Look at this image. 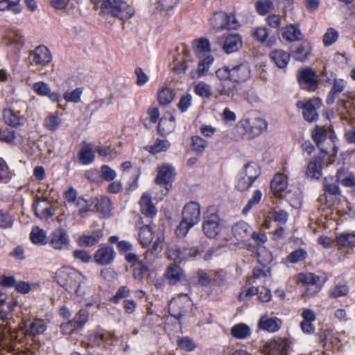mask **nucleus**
<instances>
[{
  "instance_id": "obj_25",
  "label": "nucleus",
  "mask_w": 355,
  "mask_h": 355,
  "mask_svg": "<svg viewBox=\"0 0 355 355\" xmlns=\"http://www.w3.org/2000/svg\"><path fill=\"white\" fill-rule=\"evenodd\" d=\"M282 322L280 319L273 317H261L259 321V328L268 332L277 331L282 327Z\"/></svg>"
},
{
  "instance_id": "obj_7",
  "label": "nucleus",
  "mask_w": 355,
  "mask_h": 355,
  "mask_svg": "<svg viewBox=\"0 0 355 355\" xmlns=\"http://www.w3.org/2000/svg\"><path fill=\"white\" fill-rule=\"evenodd\" d=\"M297 79L300 88L304 90L314 92L318 88L320 78L315 71L309 67L299 69Z\"/></svg>"
},
{
  "instance_id": "obj_29",
  "label": "nucleus",
  "mask_w": 355,
  "mask_h": 355,
  "mask_svg": "<svg viewBox=\"0 0 355 355\" xmlns=\"http://www.w3.org/2000/svg\"><path fill=\"white\" fill-rule=\"evenodd\" d=\"M287 185V177L282 173H277L270 182V189L275 196H279Z\"/></svg>"
},
{
  "instance_id": "obj_21",
  "label": "nucleus",
  "mask_w": 355,
  "mask_h": 355,
  "mask_svg": "<svg viewBox=\"0 0 355 355\" xmlns=\"http://www.w3.org/2000/svg\"><path fill=\"white\" fill-rule=\"evenodd\" d=\"M164 277L170 285H175L184 278V272L179 266L171 263L167 267Z\"/></svg>"
},
{
  "instance_id": "obj_50",
  "label": "nucleus",
  "mask_w": 355,
  "mask_h": 355,
  "mask_svg": "<svg viewBox=\"0 0 355 355\" xmlns=\"http://www.w3.org/2000/svg\"><path fill=\"white\" fill-rule=\"evenodd\" d=\"M338 245L343 247L355 246V234H343L336 237Z\"/></svg>"
},
{
  "instance_id": "obj_8",
  "label": "nucleus",
  "mask_w": 355,
  "mask_h": 355,
  "mask_svg": "<svg viewBox=\"0 0 355 355\" xmlns=\"http://www.w3.org/2000/svg\"><path fill=\"white\" fill-rule=\"evenodd\" d=\"M296 106L302 110L304 119L309 123H313L318 119L317 111L322 106V102L319 98H311L305 102L298 101Z\"/></svg>"
},
{
  "instance_id": "obj_35",
  "label": "nucleus",
  "mask_w": 355,
  "mask_h": 355,
  "mask_svg": "<svg viewBox=\"0 0 355 355\" xmlns=\"http://www.w3.org/2000/svg\"><path fill=\"white\" fill-rule=\"evenodd\" d=\"M94 152L90 144H85L78 153V159L82 164H91L94 159Z\"/></svg>"
},
{
  "instance_id": "obj_11",
  "label": "nucleus",
  "mask_w": 355,
  "mask_h": 355,
  "mask_svg": "<svg viewBox=\"0 0 355 355\" xmlns=\"http://www.w3.org/2000/svg\"><path fill=\"white\" fill-rule=\"evenodd\" d=\"M218 43L226 53L238 51L243 45L241 36L239 34H224L218 38Z\"/></svg>"
},
{
  "instance_id": "obj_48",
  "label": "nucleus",
  "mask_w": 355,
  "mask_h": 355,
  "mask_svg": "<svg viewBox=\"0 0 355 355\" xmlns=\"http://www.w3.org/2000/svg\"><path fill=\"white\" fill-rule=\"evenodd\" d=\"M171 146L170 142L166 139H157L153 145L149 146V151L152 154H157L166 151Z\"/></svg>"
},
{
  "instance_id": "obj_56",
  "label": "nucleus",
  "mask_w": 355,
  "mask_h": 355,
  "mask_svg": "<svg viewBox=\"0 0 355 355\" xmlns=\"http://www.w3.org/2000/svg\"><path fill=\"white\" fill-rule=\"evenodd\" d=\"M328 135L327 130L324 127L317 126L312 131V137L314 141L317 145H319L320 143L324 141Z\"/></svg>"
},
{
  "instance_id": "obj_41",
  "label": "nucleus",
  "mask_w": 355,
  "mask_h": 355,
  "mask_svg": "<svg viewBox=\"0 0 355 355\" xmlns=\"http://www.w3.org/2000/svg\"><path fill=\"white\" fill-rule=\"evenodd\" d=\"M231 334L236 338L244 339L250 336V329L248 325L239 323L231 329Z\"/></svg>"
},
{
  "instance_id": "obj_18",
  "label": "nucleus",
  "mask_w": 355,
  "mask_h": 355,
  "mask_svg": "<svg viewBox=\"0 0 355 355\" xmlns=\"http://www.w3.org/2000/svg\"><path fill=\"white\" fill-rule=\"evenodd\" d=\"M232 81L234 83L244 82L250 78V70L247 63L231 67Z\"/></svg>"
},
{
  "instance_id": "obj_37",
  "label": "nucleus",
  "mask_w": 355,
  "mask_h": 355,
  "mask_svg": "<svg viewBox=\"0 0 355 355\" xmlns=\"http://www.w3.org/2000/svg\"><path fill=\"white\" fill-rule=\"evenodd\" d=\"M214 58L208 55L198 63V69L196 71H191L192 78H196L205 76L208 71L210 64L213 62Z\"/></svg>"
},
{
  "instance_id": "obj_64",
  "label": "nucleus",
  "mask_w": 355,
  "mask_h": 355,
  "mask_svg": "<svg viewBox=\"0 0 355 355\" xmlns=\"http://www.w3.org/2000/svg\"><path fill=\"white\" fill-rule=\"evenodd\" d=\"M101 178L107 182L113 180L116 176V171L107 165H103L101 168Z\"/></svg>"
},
{
  "instance_id": "obj_22",
  "label": "nucleus",
  "mask_w": 355,
  "mask_h": 355,
  "mask_svg": "<svg viewBox=\"0 0 355 355\" xmlns=\"http://www.w3.org/2000/svg\"><path fill=\"white\" fill-rule=\"evenodd\" d=\"M93 200L94 208L97 212L106 217L110 216L112 210L111 200L104 196L96 197Z\"/></svg>"
},
{
  "instance_id": "obj_40",
  "label": "nucleus",
  "mask_w": 355,
  "mask_h": 355,
  "mask_svg": "<svg viewBox=\"0 0 355 355\" xmlns=\"http://www.w3.org/2000/svg\"><path fill=\"white\" fill-rule=\"evenodd\" d=\"M92 206H94L92 199L85 200L84 198L79 197L76 202V207L79 209L78 215L82 218L85 217L88 212L94 210V208H92Z\"/></svg>"
},
{
  "instance_id": "obj_17",
  "label": "nucleus",
  "mask_w": 355,
  "mask_h": 355,
  "mask_svg": "<svg viewBox=\"0 0 355 355\" xmlns=\"http://www.w3.org/2000/svg\"><path fill=\"white\" fill-rule=\"evenodd\" d=\"M33 209L35 215L41 219H47L53 215L51 203L45 198L37 200Z\"/></svg>"
},
{
  "instance_id": "obj_5",
  "label": "nucleus",
  "mask_w": 355,
  "mask_h": 355,
  "mask_svg": "<svg viewBox=\"0 0 355 355\" xmlns=\"http://www.w3.org/2000/svg\"><path fill=\"white\" fill-rule=\"evenodd\" d=\"M215 207H208L204 214L202 222V231L210 239H214L222 230L220 220Z\"/></svg>"
},
{
  "instance_id": "obj_9",
  "label": "nucleus",
  "mask_w": 355,
  "mask_h": 355,
  "mask_svg": "<svg viewBox=\"0 0 355 355\" xmlns=\"http://www.w3.org/2000/svg\"><path fill=\"white\" fill-rule=\"evenodd\" d=\"M47 243L54 250H66L69 248L70 239L64 229L57 228L49 235Z\"/></svg>"
},
{
  "instance_id": "obj_43",
  "label": "nucleus",
  "mask_w": 355,
  "mask_h": 355,
  "mask_svg": "<svg viewBox=\"0 0 355 355\" xmlns=\"http://www.w3.org/2000/svg\"><path fill=\"white\" fill-rule=\"evenodd\" d=\"M226 13L224 12H216L210 18L209 21L211 26L215 29H225Z\"/></svg>"
},
{
  "instance_id": "obj_57",
  "label": "nucleus",
  "mask_w": 355,
  "mask_h": 355,
  "mask_svg": "<svg viewBox=\"0 0 355 355\" xmlns=\"http://www.w3.org/2000/svg\"><path fill=\"white\" fill-rule=\"evenodd\" d=\"M262 198V193L260 190H256L252 195V197L249 200L246 206L243 208L242 212L243 214H247L252 207L257 205Z\"/></svg>"
},
{
  "instance_id": "obj_3",
  "label": "nucleus",
  "mask_w": 355,
  "mask_h": 355,
  "mask_svg": "<svg viewBox=\"0 0 355 355\" xmlns=\"http://www.w3.org/2000/svg\"><path fill=\"white\" fill-rule=\"evenodd\" d=\"M94 4L101 3V10L105 14L122 21L131 18L135 14L133 6L125 0H91Z\"/></svg>"
},
{
  "instance_id": "obj_46",
  "label": "nucleus",
  "mask_w": 355,
  "mask_h": 355,
  "mask_svg": "<svg viewBox=\"0 0 355 355\" xmlns=\"http://www.w3.org/2000/svg\"><path fill=\"white\" fill-rule=\"evenodd\" d=\"M257 12L261 15H265L274 9L272 0H257L255 3Z\"/></svg>"
},
{
  "instance_id": "obj_53",
  "label": "nucleus",
  "mask_w": 355,
  "mask_h": 355,
  "mask_svg": "<svg viewBox=\"0 0 355 355\" xmlns=\"http://www.w3.org/2000/svg\"><path fill=\"white\" fill-rule=\"evenodd\" d=\"M148 268L143 261L137 263L135 266H133V277L135 279H142L148 275Z\"/></svg>"
},
{
  "instance_id": "obj_6",
  "label": "nucleus",
  "mask_w": 355,
  "mask_h": 355,
  "mask_svg": "<svg viewBox=\"0 0 355 355\" xmlns=\"http://www.w3.org/2000/svg\"><path fill=\"white\" fill-rule=\"evenodd\" d=\"M320 281V277L312 272H302L296 276L297 284L307 286L302 296L308 298L315 296L321 290L322 285Z\"/></svg>"
},
{
  "instance_id": "obj_33",
  "label": "nucleus",
  "mask_w": 355,
  "mask_h": 355,
  "mask_svg": "<svg viewBox=\"0 0 355 355\" xmlns=\"http://www.w3.org/2000/svg\"><path fill=\"white\" fill-rule=\"evenodd\" d=\"M270 57L279 68L286 67L290 61V54L282 49L272 51Z\"/></svg>"
},
{
  "instance_id": "obj_19",
  "label": "nucleus",
  "mask_w": 355,
  "mask_h": 355,
  "mask_svg": "<svg viewBox=\"0 0 355 355\" xmlns=\"http://www.w3.org/2000/svg\"><path fill=\"white\" fill-rule=\"evenodd\" d=\"M174 168L169 164H164L157 168L155 182L158 184H167L174 179Z\"/></svg>"
},
{
  "instance_id": "obj_47",
  "label": "nucleus",
  "mask_w": 355,
  "mask_h": 355,
  "mask_svg": "<svg viewBox=\"0 0 355 355\" xmlns=\"http://www.w3.org/2000/svg\"><path fill=\"white\" fill-rule=\"evenodd\" d=\"M260 175V170L254 162H249L245 165V176L254 182Z\"/></svg>"
},
{
  "instance_id": "obj_34",
  "label": "nucleus",
  "mask_w": 355,
  "mask_h": 355,
  "mask_svg": "<svg viewBox=\"0 0 355 355\" xmlns=\"http://www.w3.org/2000/svg\"><path fill=\"white\" fill-rule=\"evenodd\" d=\"M282 37L288 42H295L301 40L303 35L297 26L290 24L285 27L282 33Z\"/></svg>"
},
{
  "instance_id": "obj_26",
  "label": "nucleus",
  "mask_w": 355,
  "mask_h": 355,
  "mask_svg": "<svg viewBox=\"0 0 355 355\" xmlns=\"http://www.w3.org/2000/svg\"><path fill=\"white\" fill-rule=\"evenodd\" d=\"M347 83L341 78H334L332 87L327 97L326 103L329 105L335 102V99L338 94L342 93L346 87Z\"/></svg>"
},
{
  "instance_id": "obj_27",
  "label": "nucleus",
  "mask_w": 355,
  "mask_h": 355,
  "mask_svg": "<svg viewBox=\"0 0 355 355\" xmlns=\"http://www.w3.org/2000/svg\"><path fill=\"white\" fill-rule=\"evenodd\" d=\"M3 119L6 124L12 127H18L25 123V118L19 114V112H15L10 109L3 111Z\"/></svg>"
},
{
  "instance_id": "obj_54",
  "label": "nucleus",
  "mask_w": 355,
  "mask_h": 355,
  "mask_svg": "<svg viewBox=\"0 0 355 355\" xmlns=\"http://www.w3.org/2000/svg\"><path fill=\"white\" fill-rule=\"evenodd\" d=\"M17 138V133L9 128L0 130V141L7 144H12Z\"/></svg>"
},
{
  "instance_id": "obj_13",
  "label": "nucleus",
  "mask_w": 355,
  "mask_h": 355,
  "mask_svg": "<svg viewBox=\"0 0 355 355\" xmlns=\"http://www.w3.org/2000/svg\"><path fill=\"white\" fill-rule=\"evenodd\" d=\"M115 340V336L110 332H95L89 336V343L92 347H107L112 345Z\"/></svg>"
},
{
  "instance_id": "obj_28",
  "label": "nucleus",
  "mask_w": 355,
  "mask_h": 355,
  "mask_svg": "<svg viewBox=\"0 0 355 355\" xmlns=\"http://www.w3.org/2000/svg\"><path fill=\"white\" fill-rule=\"evenodd\" d=\"M250 229L247 223L239 221L232 227V232L236 241H243L249 236Z\"/></svg>"
},
{
  "instance_id": "obj_15",
  "label": "nucleus",
  "mask_w": 355,
  "mask_h": 355,
  "mask_svg": "<svg viewBox=\"0 0 355 355\" xmlns=\"http://www.w3.org/2000/svg\"><path fill=\"white\" fill-rule=\"evenodd\" d=\"M24 44V37L20 31H11L6 38V45L9 51L14 54L20 52Z\"/></svg>"
},
{
  "instance_id": "obj_51",
  "label": "nucleus",
  "mask_w": 355,
  "mask_h": 355,
  "mask_svg": "<svg viewBox=\"0 0 355 355\" xmlns=\"http://www.w3.org/2000/svg\"><path fill=\"white\" fill-rule=\"evenodd\" d=\"M89 317V313L85 309H80L76 314L73 319L71 320L78 329H81L84 324L87 322Z\"/></svg>"
},
{
  "instance_id": "obj_32",
  "label": "nucleus",
  "mask_w": 355,
  "mask_h": 355,
  "mask_svg": "<svg viewBox=\"0 0 355 355\" xmlns=\"http://www.w3.org/2000/svg\"><path fill=\"white\" fill-rule=\"evenodd\" d=\"M187 252V247L184 245H175L168 249V257L177 262L188 259Z\"/></svg>"
},
{
  "instance_id": "obj_63",
  "label": "nucleus",
  "mask_w": 355,
  "mask_h": 355,
  "mask_svg": "<svg viewBox=\"0 0 355 355\" xmlns=\"http://www.w3.org/2000/svg\"><path fill=\"white\" fill-rule=\"evenodd\" d=\"M13 225V218L11 215L7 212L0 211V228H11Z\"/></svg>"
},
{
  "instance_id": "obj_31",
  "label": "nucleus",
  "mask_w": 355,
  "mask_h": 355,
  "mask_svg": "<svg viewBox=\"0 0 355 355\" xmlns=\"http://www.w3.org/2000/svg\"><path fill=\"white\" fill-rule=\"evenodd\" d=\"M103 232L100 230L94 231L91 235H83L78 238V244L81 247H90L97 244L101 237Z\"/></svg>"
},
{
  "instance_id": "obj_12",
  "label": "nucleus",
  "mask_w": 355,
  "mask_h": 355,
  "mask_svg": "<svg viewBox=\"0 0 355 355\" xmlns=\"http://www.w3.org/2000/svg\"><path fill=\"white\" fill-rule=\"evenodd\" d=\"M23 329L26 336L42 334L46 329L45 322L41 319L26 320L23 322Z\"/></svg>"
},
{
  "instance_id": "obj_30",
  "label": "nucleus",
  "mask_w": 355,
  "mask_h": 355,
  "mask_svg": "<svg viewBox=\"0 0 355 355\" xmlns=\"http://www.w3.org/2000/svg\"><path fill=\"white\" fill-rule=\"evenodd\" d=\"M175 128V121L174 116H162L158 123L157 130L162 135H166L172 132Z\"/></svg>"
},
{
  "instance_id": "obj_14",
  "label": "nucleus",
  "mask_w": 355,
  "mask_h": 355,
  "mask_svg": "<svg viewBox=\"0 0 355 355\" xmlns=\"http://www.w3.org/2000/svg\"><path fill=\"white\" fill-rule=\"evenodd\" d=\"M182 218L195 225L200 218V207L198 202L191 201L188 202L182 210Z\"/></svg>"
},
{
  "instance_id": "obj_62",
  "label": "nucleus",
  "mask_w": 355,
  "mask_h": 355,
  "mask_svg": "<svg viewBox=\"0 0 355 355\" xmlns=\"http://www.w3.org/2000/svg\"><path fill=\"white\" fill-rule=\"evenodd\" d=\"M33 89L39 96H47L51 92L49 85L42 81L35 83L33 86Z\"/></svg>"
},
{
  "instance_id": "obj_10",
  "label": "nucleus",
  "mask_w": 355,
  "mask_h": 355,
  "mask_svg": "<svg viewBox=\"0 0 355 355\" xmlns=\"http://www.w3.org/2000/svg\"><path fill=\"white\" fill-rule=\"evenodd\" d=\"M291 342L287 338H278L266 343L263 352L266 355H288Z\"/></svg>"
},
{
  "instance_id": "obj_60",
  "label": "nucleus",
  "mask_w": 355,
  "mask_h": 355,
  "mask_svg": "<svg viewBox=\"0 0 355 355\" xmlns=\"http://www.w3.org/2000/svg\"><path fill=\"white\" fill-rule=\"evenodd\" d=\"M193 226L191 223L182 218L175 229V234L178 237H184Z\"/></svg>"
},
{
  "instance_id": "obj_45",
  "label": "nucleus",
  "mask_w": 355,
  "mask_h": 355,
  "mask_svg": "<svg viewBox=\"0 0 355 355\" xmlns=\"http://www.w3.org/2000/svg\"><path fill=\"white\" fill-rule=\"evenodd\" d=\"M164 241V236L163 234L160 233L157 236L151 248L146 251L145 254V259H147L149 254H151L153 256L157 255L162 250Z\"/></svg>"
},
{
  "instance_id": "obj_58",
  "label": "nucleus",
  "mask_w": 355,
  "mask_h": 355,
  "mask_svg": "<svg viewBox=\"0 0 355 355\" xmlns=\"http://www.w3.org/2000/svg\"><path fill=\"white\" fill-rule=\"evenodd\" d=\"M10 178V170L6 162L0 157V182H6Z\"/></svg>"
},
{
  "instance_id": "obj_44",
  "label": "nucleus",
  "mask_w": 355,
  "mask_h": 355,
  "mask_svg": "<svg viewBox=\"0 0 355 355\" xmlns=\"http://www.w3.org/2000/svg\"><path fill=\"white\" fill-rule=\"evenodd\" d=\"M31 239L33 243L41 245H45L48 242V240H46V232L38 227L32 229Z\"/></svg>"
},
{
  "instance_id": "obj_39",
  "label": "nucleus",
  "mask_w": 355,
  "mask_h": 355,
  "mask_svg": "<svg viewBox=\"0 0 355 355\" xmlns=\"http://www.w3.org/2000/svg\"><path fill=\"white\" fill-rule=\"evenodd\" d=\"M338 104L339 106L343 107L347 111V114L341 116L342 120L345 121L350 125H353L355 123V103L353 105V112L349 110V107L351 106L349 101L339 100Z\"/></svg>"
},
{
  "instance_id": "obj_1",
  "label": "nucleus",
  "mask_w": 355,
  "mask_h": 355,
  "mask_svg": "<svg viewBox=\"0 0 355 355\" xmlns=\"http://www.w3.org/2000/svg\"><path fill=\"white\" fill-rule=\"evenodd\" d=\"M55 279L58 284L64 287L69 293H75L77 296L87 300L85 293L81 288L85 277L77 270L69 267H62L56 272Z\"/></svg>"
},
{
  "instance_id": "obj_36",
  "label": "nucleus",
  "mask_w": 355,
  "mask_h": 355,
  "mask_svg": "<svg viewBox=\"0 0 355 355\" xmlns=\"http://www.w3.org/2000/svg\"><path fill=\"white\" fill-rule=\"evenodd\" d=\"M208 146V142L198 135L191 137L190 148L196 155H201Z\"/></svg>"
},
{
  "instance_id": "obj_61",
  "label": "nucleus",
  "mask_w": 355,
  "mask_h": 355,
  "mask_svg": "<svg viewBox=\"0 0 355 355\" xmlns=\"http://www.w3.org/2000/svg\"><path fill=\"white\" fill-rule=\"evenodd\" d=\"M348 292L349 288L347 285H336L329 291V295L332 297L336 298L347 295Z\"/></svg>"
},
{
  "instance_id": "obj_42",
  "label": "nucleus",
  "mask_w": 355,
  "mask_h": 355,
  "mask_svg": "<svg viewBox=\"0 0 355 355\" xmlns=\"http://www.w3.org/2000/svg\"><path fill=\"white\" fill-rule=\"evenodd\" d=\"M175 94L173 91L168 87H162L157 94L158 101L160 105H167L173 100Z\"/></svg>"
},
{
  "instance_id": "obj_55",
  "label": "nucleus",
  "mask_w": 355,
  "mask_h": 355,
  "mask_svg": "<svg viewBox=\"0 0 355 355\" xmlns=\"http://www.w3.org/2000/svg\"><path fill=\"white\" fill-rule=\"evenodd\" d=\"M306 256V252L304 250L300 248L291 252L287 256L286 259L291 263H296L299 261H303Z\"/></svg>"
},
{
  "instance_id": "obj_4",
  "label": "nucleus",
  "mask_w": 355,
  "mask_h": 355,
  "mask_svg": "<svg viewBox=\"0 0 355 355\" xmlns=\"http://www.w3.org/2000/svg\"><path fill=\"white\" fill-rule=\"evenodd\" d=\"M28 60L31 65L38 67L37 70L40 75H46L53 71V68L51 70L46 69V67L52 62V55L49 49L44 45H40L31 51Z\"/></svg>"
},
{
  "instance_id": "obj_59",
  "label": "nucleus",
  "mask_w": 355,
  "mask_h": 355,
  "mask_svg": "<svg viewBox=\"0 0 355 355\" xmlns=\"http://www.w3.org/2000/svg\"><path fill=\"white\" fill-rule=\"evenodd\" d=\"M177 344L180 348L187 352L193 350L196 347L193 341L187 336L179 338L177 340Z\"/></svg>"
},
{
  "instance_id": "obj_52",
  "label": "nucleus",
  "mask_w": 355,
  "mask_h": 355,
  "mask_svg": "<svg viewBox=\"0 0 355 355\" xmlns=\"http://www.w3.org/2000/svg\"><path fill=\"white\" fill-rule=\"evenodd\" d=\"M83 92V88L78 87L71 92H64L63 98L67 102L77 103L80 101V96Z\"/></svg>"
},
{
  "instance_id": "obj_16",
  "label": "nucleus",
  "mask_w": 355,
  "mask_h": 355,
  "mask_svg": "<svg viewBox=\"0 0 355 355\" xmlns=\"http://www.w3.org/2000/svg\"><path fill=\"white\" fill-rule=\"evenodd\" d=\"M114 254L115 253L112 247L105 245L97 250L94 258L98 265L106 266L112 262Z\"/></svg>"
},
{
  "instance_id": "obj_49",
  "label": "nucleus",
  "mask_w": 355,
  "mask_h": 355,
  "mask_svg": "<svg viewBox=\"0 0 355 355\" xmlns=\"http://www.w3.org/2000/svg\"><path fill=\"white\" fill-rule=\"evenodd\" d=\"M61 122L62 120L56 114H51L45 119L44 125L47 130L55 131L60 127Z\"/></svg>"
},
{
  "instance_id": "obj_23",
  "label": "nucleus",
  "mask_w": 355,
  "mask_h": 355,
  "mask_svg": "<svg viewBox=\"0 0 355 355\" xmlns=\"http://www.w3.org/2000/svg\"><path fill=\"white\" fill-rule=\"evenodd\" d=\"M141 213L146 217L153 218L157 214V209L152 200V197L148 193H144L140 200Z\"/></svg>"
},
{
  "instance_id": "obj_38",
  "label": "nucleus",
  "mask_w": 355,
  "mask_h": 355,
  "mask_svg": "<svg viewBox=\"0 0 355 355\" xmlns=\"http://www.w3.org/2000/svg\"><path fill=\"white\" fill-rule=\"evenodd\" d=\"M139 241L143 247L148 245L153 240V232L149 224L140 227L139 232Z\"/></svg>"
},
{
  "instance_id": "obj_24",
  "label": "nucleus",
  "mask_w": 355,
  "mask_h": 355,
  "mask_svg": "<svg viewBox=\"0 0 355 355\" xmlns=\"http://www.w3.org/2000/svg\"><path fill=\"white\" fill-rule=\"evenodd\" d=\"M311 52L312 46L311 43L308 41H304L293 51L292 55L295 60L300 62H305L311 57Z\"/></svg>"
},
{
  "instance_id": "obj_20",
  "label": "nucleus",
  "mask_w": 355,
  "mask_h": 355,
  "mask_svg": "<svg viewBox=\"0 0 355 355\" xmlns=\"http://www.w3.org/2000/svg\"><path fill=\"white\" fill-rule=\"evenodd\" d=\"M324 156L319 155L313 157L309 163L306 174L311 178L319 179L322 175Z\"/></svg>"
},
{
  "instance_id": "obj_2",
  "label": "nucleus",
  "mask_w": 355,
  "mask_h": 355,
  "mask_svg": "<svg viewBox=\"0 0 355 355\" xmlns=\"http://www.w3.org/2000/svg\"><path fill=\"white\" fill-rule=\"evenodd\" d=\"M267 125L266 121L259 116H247L237 123L235 128L236 137L237 139H243L247 137L252 139L266 131Z\"/></svg>"
}]
</instances>
